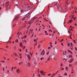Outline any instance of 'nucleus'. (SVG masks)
<instances>
[{
    "label": "nucleus",
    "instance_id": "1",
    "mask_svg": "<svg viewBox=\"0 0 77 77\" xmlns=\"http://www.w3.org/2000/svg\"><path fill=\"white\" fill-rule=\"evenodd\" d=\"M5 5L7 8H10V5H9V2H7L5 3Z\"/></svg>",
    "mask_w": 77,
    "mask_h": 77
},
{
    "label": "nucleus",
    "instance_id": "2",
    "mask_svg": "<svg viewBox=\"0 0 77 77\" xmlns=\"http://www.w3.org/2000/svg\"><path fill=\"white\" fill-rule=\"evenodd\" d=\"M40 73L41 75H45V72L44 71L41 70L40 71Z\"/></svg>",
    "mask_w": 77,
    "mask_h": 77
},
{
    "label": "nucleus",
    "instance_id": "3",
    "mask_svg": "<svg viewBox=\"0 0 77 77\" xmlns=\"http://www.w3.org/2000/svg\"><path fill=\"white\" fill-rule=\"evenodd\" d=\"M20 18V16H17L14 19V21H17V20H18Z\"/></svg>",
    "mask_w": 77,
    "mask_h": 77
},
{
    "label": "nucleus",
    "instance_id": "4",
    "mask_svg": "<svg viewBox=\"0 0 77 77\" xmlns=\"http://www.w3.org/2000/svg\"><path fill=\"white\" fill-rule=\"evenodd\" d=\"M58 9L60 11H63V8H60V7H58Z\"/></svg>",
    "mask_w": 77,
    "mask_h": 77
},
{
    "label": "nucleus",
    "instance_id": "5",
    "mask_svg": "<svg viewBox=\"0 0 77 77\" xmlns=\"http://www.w3.org/2000/svg\"><path fill=\"white\" fill-rule=\"evenodd\" d=\"M25 54L26 56H27V57H28V60H30V56L28 54H27L26 53Z\"/></svg>",
    "mask_w": 77,
    "mask_h": 77
},
{
    "label": "nucleus",
    "instance_id": "6",
    "mask_svg": "<svg viewBox=\"0 0 77 77\" xmlns=\"http://www.w3.org/2000/svg\"><path fill=\"white\" fill-rule=\"evenodd\" d=\"M41 54L42 55H45V52H44V50H43V51L41 53Z\"/></svg>",
    "mask_w": 77,
    "mask_h": 77
},
{
    "label": "nucleus",
    "instance_id": "7",
    "mask_svg": "<svg viewBox=\"0 0 77 77\" xmlns=\"http://www.w3.org/2000/svg\"><path fill=\"white\" fill-rule=\"evenodd\" d=\"M16 71L18 73H20L21 72V71L19 69H17Z\"/></svg>",
    "mask_w": 77,
    "mask_h": 77
},
{
    "label": "nucleus",
    "instance_id": "8",
    "mask_svg": "<svg viewBox=\"0 0 77 77\" xmlns=\"http://www.w3.org/2000/svg\"><path fill=\"white\" fill-rule=\"evenodd\" d=\"M72 62V60L71 59L70 60H69V63H71Z\"/></svg>",
    "mask_w": 77,
    "mask_h": 77
},
{
    "label": "nucleus",
    "instance_id": "9",
    "mask_svg": "<svg viewBox=\"0 0 77 77\" xmlns=\"http://www.w3.org/2000/svg\"><path fill=\"white\" fill-rule=\"evenodd\" d=\"M69 0H67V1H66L65 2L66 4L67 5L68 3H69Z\"/></svg>",
    "mask_w": 77,
    "mask_h": 77
},
{
    "label": "nucleus",
    "instance_id": "10",
    "mask_svg": "<svg viewBox=\"0 0 77 77\" xmlns=\"http://www.w3.org/2000/svg\"><path fill=\"white\" fill-rule=\"evenodd\" d=\"M20 47L21 48L22 47H23V45L22 44V43H21V42H20Z\"/></svg>",
    "mask_w": 77,
    "mask_h": 77
},
{
    "label": "nucleus",
    "instance_id": "11",
    "mask_svg": "<svg viewBox=\"0 0 77 77\" xmlns=\"http://www.w3.org/2000/svg\"><path fill=\"white\" fill-rule=\"evenodd\" d=\"M23 64V63L20 62L19 63V65H22Z\"/></svg>",
    "mask_w": 77,
    "mask_h": 77
},
{
    "label": "nucleus",
    "instance_id": "12",
    "mask_svg": "<svg viewBox=\"0 0 77 77\" xmlns=\"http://www.w3.org/2000/svg\"><path fill=\"white\" fill-rule=\"evenodd\" d=\"M27 8H28V9L27 10H29V9H30V7L29 5L27 6Z\"/></svg>",
    "mask_w": 77,
    "mask_h": 77
},
{
    "label": "nucleus",
    "instance_id": "13",
    "mask_svg": "<svg viewBox=\"0 0 77 77\" xmlns=\"http://www.w3.org/2000/svg\"><path fill=\"white\" fill-rule=\"evenodd\" d=\"M27 64L28 65V67H30V63H29V62H28V63H27Z\"/></svg>",
    "mask_w": 77,
    "mask_h": 77
},
{
    "label": "nucleus",
    "instance_id": "14",
    "mask_svg": "<svg viewBox=\"0 0 77 77\" xmlns=\"http://www.w3.org/2000/svg\"><path fill=\"white\" fill-rule=\"evenodd\" d=\"M26 36H27V35H25L23 37H22V39H23H23H24V38H26Z\"/></svg>",
    "mask_w": 77,
    "mask_h": 77
},
{
    "label": "nucleus",
    "instance_id": "15",
    "mask_svg": "<svg viewBox=\"0 0 77 77\" xmlns=\"http://www.w3.org/2000/svg\"><path fill=\"white\" fill-rule=\"evenodd\" d=\"M29 14L28 13L25 16V17H29Z\"/></svg>",
    "mask_w": 77,
    "mask_h": 77
},
{
    "label": "nucleus",
    "instance_id": "16",
    "mask_svg": "<svg viewBox=\"0 0 77 77\" xmlns=\"http://www.w3.org/2000/svg\"><path fill=\"white\" fill-rule=\"evenodd\" d=\"M51 59V57H48V60H50V59Z\"/></svg>",
    "mask_w": 77,
    "mask_h": 77
},
{
    "label": "nucleus",
    "instance_id": "17",
    "mask_svg": "<svg viewBox=\"0 0 77 77\" xmlns=\"http://www.w3.org/2000/svg\"><path fill=\"white\" fill-rule=\"evenodd\" d=\"M38 75L39 76V77H41V75H40V74H39V72L38 71Z\"/></svg>",
    "mask_w": 77,
    "mask_h": 77
},
{
    "label": "nucleus",
    "instance_id": "18",
    "mask_svg": "<svg viewBox=\"0 0 77 77\" xmlns=\"http://www.w3.org/2000/svg\"><path fill=\"white\" fill-rule=\"evenodd\" d=\"M69 57H72V55H69Z\"/></svg>",
    "mask_w": 77,
    "mask_h": 77
},
{
    "label": "nucleus",
    "instance_id": "19",
    "mask_svg": "<svg viewBox=\"0 0 77 77\" xmlns=\"http://www.w3.org/2000/svg\"><path fill=\"white\" fill-rule=\"evenodd\" d=\"M21 48H23V49H24V48H25V46H22V47H21Z\"/></svg>",
    "mask_w": 77,
    "mask_h": 77
},
{
    "label": "nucleus",
    "instance_id": "20",
    "mask_svg": "<svg viewBox=\"0 0 77 77\" xmlns=\"http://www.w3.org/2000/svg\"><path fill=\"white\" fill-rule=\"evenodd\" d=\"M69 23H71V22H72V20H70L69 21Z\"/></svg>",
    "mask_w": 77,
    "mask_h": 77
},
{
    "label": "nucleus",
    "instance_id": "21",
    "mask_svg": "<svg viewBox=\"0 0 77 77\" xmlns=\"http://www.w3.org/2000/svg\"><path fill=\"white\" fill-rule=\"evenodd\" d=\"M47 75H48V76H50V75H51V73H49V74H48Z\"/></svg>",
    "mask_w": 77,
    "mask_h": 77
},
{
    "label": "nucleus",
    "instance_id": "22",
    "mask_svg": "<svg viewBox=\"0 0 77 77\" xmlns=\"http://www.w3.org/2000/svg\"><path fill=\"white\" fill-rule=\"evenodd\" d=\"M18 39H16V40L15 41V42H18Z\"/></svg>",
    "mask_w": 77,
    "mask_h": 77
},
{
    "label": "nucleus",
    "instance_id": "23",
    "mask_svg": "<svg viewBox=\"0 0 77 77\" xmlns=\"http://www.w3.org/2000/svg\"><path fill=\"white\" fill-rule=\"evenodd\" d=\"M63 41V39H62L61 41H60V42H62Z\"/></svg>",
    "mask_w": 77,
    "mask_h": 77
},
{
    "label": "nucleus",
    "instance_id": "24",
    "mask_svg": "<svg viewBox=\"0 0 77 77\" xmlns=\"http://www.w3.org/2000/svg\"><path fill=\"white\" fill-rule=\"evenodd\" d=\"M65 69H66V70H67V69H68V67H66V68H65Z\"/></svg>",
    "mask_w": 77,
    "mask_h": 77
},
{
    "label": "nucleus",
    "instance_id": "25",
    "mask_svg": "<svg viewBox=\"0 0 77 77\" xmlns=\"http://www.w3.org/2000/svg\"><path fill=\"white\" fill-rule=\"evenodd\" d=\"M44 20H45V21H48V20H46V18H45Z\"/></svg>",
    "mask_w": 77,
    "mask_h": 77
},
{
    "label": "nucleus",
    "instance_id": "26",
    "mask_svg": "<svg viewBox=\"0 0 77 77\" xmlns=\"http://www.w3.org/2000/svg\"><path fill=\"white\" fill-rule=\"evenodd\" d=\"M48 54H49V52H48L46 54H47V55H48Z\"/></svg>",
    "mask_w": 77,
    "mask_h": 77
},
{
    "label": "nucleus",
    "instance_id": "27",
    "mask_svg": "<svg viewBox=\"0 0 77 77\" xmlns=\"http://www.w3.org/2000/svg\"><path fill=\"white\" fill-rule=\"evenodd\" d=\"M64 75H67V74H66V73H65V74H64Z\"/></svg>",
    "mask_w": 77,
    "mask_h": 77
},
{
    "label": "nucleus",
    "instance_id": "28",
    "mask_svg": "<svg viewBox=\"0 0 77 77\" xmlns=\"http://www.w3.org/2000/svg\"><path fill=\"white\" fill-rule=\"evenodd\" d=\"M68 52H69V53H70L71 51L69 50H68Z\"/></svg>",
    "mask_w": 77,
    "mask_h": 77
},
{
    "label": "nucleus",
    "instance_id": "29",
    "mask_svg": "<svg viewBox=\"0 0 77 77\" xmlns=\"http://www.w3.org/2000/svg\"><path fill=\"white\" fill-rule=\"evenodd\" d=\"M36 39L34 40V42H36Z\"/></svg>",
    "mask_w": 77,
    "mask_h": 77
},
{
    "label": "nucleus",
    "instance_id": "30",
    "mask_svg": "<svg viewBox=\"0 0 77 77\" xmlns=\"http://www.w3.org/2000/svg\"><path fill=\"white\" fill-rule=\"evenodd\" d=\"M49 32H52V31H51V30H49Z\"/></svg>",
    "mask_w": 77,
    "mask_h": 77
},
{
    "label": "nucleus",
    "instance_id": "31",
    "mask_svg": "<svg viewBox=\"0 0 77 77\" xmlns=\"http://www.w3.org/2000/svg\"><path fill=\"white\" fill-rule=\"evenodd\" d=\"M63 60H65V61H66V59H65V58H64Z\"/></svg>",
    "mask_w": 77,
    "mask_h": 77
},
{
    "label": "nucleus",
    "instance_id": "32",
    "mask_svg": "<svg viewBox=\"0 0 77 77\" xmlns=\"http://www.w3.org/2000/svg\"><path fill=\"white\" fill-rule=\"evenodd\" d=\"M51 43L50 42V44H51V47H52V45H51Z\"/></svg>",
    "mask_w": 77,
    "mask_h": 77
},
{
    "label": "nucleus",
    "instance_id": "33",
    "mask_svg": "<svg viewBox=\"0 0 77 77\" xmlns=\"http://www.w3.org/2000/svg\"><path fill=\"white\" fill-rule=\"evenodd\" d=\"M75 26H77V24L76 23L75 24Z\"/></svg>",
    "mask_w": 77,
    "mask_h": 77
},
{
    "label": "nucleus",
    "instance_id": "34",
    "mask_svg": "<svg viewBox=\"0 0 77 77\" xmlns=\"http://www.w3.org/2000/svg\"><path fill=\"white\" fill-rule=\"evenodd\" d=\"M70 53L71 54H73L72 52L71 51L70 52Z\"/></svg>",
    "mask_w": 77,
    "mask_h": 77
},
{
    "label": "nucleus",
    "instance_id": "35",
    "mask_svg": "<svg viewBox=\"0 0 77 77\" xmlns=\"http://www.w3.org/2000/svg\"><path fill=\"white\" fill-rule=\"evenodd\" d=\"M75 18H76V17H75L73 18V20H75Z\"/></svg>",
    "mask_w": 77,
    "mask_h": 77
},
{
    "label": "nucleus",
    "instance_id": "36",
    "mask_svg": "<svg viewBox=\"0 0 77 77\" xmlns=\"http://www.w3.org/2000/svg\"><path fill=\"white\" fill-rule=\"evenodd\" d=\"M30 54L31 56H32V53H31V52H30Z\"/></svg>",
    "mask_w": 77,
    "mask_h": 77
},
{
    "label": "nucleus",
    "instance_id": "37",
    "mask_svg": "<svg viewBox=\"0 0 77 77\" xmlns=\"http://www.w3.org/2000/svg\"><path fill=\"white\" fill-rule=\"evenodd\" d=\"M74 18V15H73L72 16V18Z\"/></svg>",
    "mask_w": 77,
    "mask_h": 77
},
{
    "label": "nucleus",
    "instance_id": "38",
    "mask_svg": "<svg viewBox=\"0 0 77 77\" xmlns=\"http://www.w3.org/2000/svg\"><path fill=\"white\" fill-rule=\"evenodd\" d=\"M67 45H68V46H69V45H70L69 44H69H67Z\"/></svg>",
    "mask_w": 77,
    "mask_h": 77
},
{
    "label": "nucleus",
    "instance_id": "39",
    "mask_svg": "<svg viewBox=\"0 0 77 77\" xmlns=\"http://www.w3.org/2000/svg\"><path fill=\"white\" fill-rule=\"evenodd\" d=\"M11 70H12V71H13V67H12L11 68Z\"/></svg>",
    "mask_w": 77,
    "mask_h": 77
},
{
    "label": "nucleus",
    "instance_id": "40",
    "mask_svg": "<svg viewBox=\"0 0 77 77\" xmlns=\"http://www.w3.org/2000/svg\"><path fill=\"white\" fill-rule=\"evenodd\" d=\"M48 49H50V48H51L50 47H48Z\"/></svg>",
    "mask_w": 77,
    "mask_h": 77
},
{
    "label": "nucleus",
    "instance_id": "41",
    "mask_svg": "<svg viewBox=\"0 0 77 77\" xmlns=\"http://www.w3.org/2000/svg\"><path fill=\"white\" fill-rule=\"evenodd\" d=\"M75 50L77 51V48H76V47L75 48Z\"/></svg>",
    "mask_w": 77,
    "mask_h": 77
},
{
    "label": "nucleus",
    "instance_id": "42",
    "mask_svg": "<svg viewBox=\"0 0 77 77\" xmlns=\"http://www.w3.org/2000/svg\"><path fill=\"white\" fill-rule=\"evenodd\" d=\"M73 72H74V71H73L71 72V73H72Z\"/></svg>",
    "mask_w": 77,
    "mask_h": 77
},
{
    "label": "nucleus",
    "instance_id": "43",
    "mask_svg": "<svg viewBox=\"0 0 77 77\" xmlns=\"http://www.w3.org/2000/svg\"><path fill=\"white\" fill-rule=\"evenodd\" d=\"M34 45H36V43H34Z\"/></svg>",
    "mask_w": 77,
    "mask_h": 77
},
{
    "label": "nucleus",
    "instance_id": "44",
    "mask_svg": "<svg viewBox=\"0 0 77 77\" xmlns=\"http://www.w3.org/2000/svg\"><path fill=\"white\" fill-rule=\"evenodd\" d=\"M43 58H41V60H42V59H43Z\"/></svg>",
    "mask_w": 77,
    "mask_h": 77
},
{
    "label": "nucleus",
    "instance_id": "45",
    "mask_svg": "<svg viewBox=\"0 0 77 77\" xmlns=\"http://www.w3.org/2000/svg\"><path fill=\"white\" fill-rule=\"evenodd\" d=\"M1 62H3V63H4V62H5V61H1Z\"/></svg>",
    "mask_w": 77,
    "mask_h": 77
},
{
    "label": "nucleus",
    "instance_id": "46",
    "mask_svg": "<svg viewBox=\"0 0 77 77\" xmlns=\"http://www.w3.org/2000/svg\"><path fill=\"white\" fill-rule=\"evenodd\" d=\"M41 30V28H39V30H38V31H40V30Z\"/></svg>",
    "mask_w": 77,
    "mask_h": 77
},
{
    "label": "nucleus",
    "instance_id": "47",
    "mask_svg": "<svg viewBox=\"0 0 77 77\" xmlns=\"http://www.w3.org/2000/svg\"><path fill=\"white\" fill-rule=\"evenodd\" d=\"M73 28H74V27H73L72 28V29H71V31H72V29H73Z\"/></svg>",
    "mask_w": 77,
    "mask_h": 77
},
{
    "label": "nucleus",
    "instance_id": "48",
    "mask_svg": "<svg viewBox=\"0 0 77 77\" xmlns=\"http://www.w3.org/2000/svg\"><path fill=\"white\" fill-rule=\"evenodd\" d=\"M19 51H21V49H20V50H19Z\"/></svg>",
    "mask_w": 77,
    "mask_h": 77
},
{
    "label": "nucleus",
    "instance_id": "49",
    "mask_svg": "<svg viewBox=\"0 0 77 77\" xmlns=\"http://www.w3.org/2000/svg\"><path fill=\"white\" fill-rule=\"evenodd\" d=\"M26 52H27V49H26Z\"/></svg>",
    "mask_w": 77,
    "mask_h": 77
},
{
    "label": "nucleus",
    "instance_id": "50",
    "mask_svg": "<svg viewBox=\"0 0 77 77\" xmlns=\"http://www.w3.org/2000/svg\"><path fill=\"white\" fill-rule=\"evenodd\" d=\"M31 33H32V32H33V29H32V30H31Z\"/></svg>",
    "mask_w": 77,
    "mask_h": 77
},
{
    "label": "nucleus",
    "instance_id": "51",
    "mask_svg": "<svg viewBox=\"0 0 77 77\" xmlns=\"http://www.w3.org/2000/svg\"><path fill=\"white\" fill-rule=\"evenodd\" d=\"M20 11H21V12H23V11L22 10H21Z\"/></svg>",
    "mask_w": 77,
    "mask_h": 77
},
{
    "label": "nucleus",
    "instance_id": "52",
    "mask_svg": "<svg viewBox=\"0 0 77 77\" xmlns=\"http://www.w3.org/2000/svg\"><path fill=\"white\" fill-rule=\"evenodd\" d=\"M75 40L73 41V42H75Z\"/></svg>",
    "mask_w": 77,
    "mask_h": 77
},
{
    "label": "nucleus",
    "instance_id": "53",
    "mask_svg": "<svg viewBox=\"0 0 77 77\" xmlns=\"http://www.w3.org/2000/svg\"><path fill=\"white\" fill-rule=\"evenodd\" d=\"M25 19V17H24L23 19V20Z\"/></svg>",
    "mask_w": 77,
    "mask_h": 77
},
{
    "label": "nucleus",
    "instance_id": "54",
    "mask_svg": "<svg viewBox=\"0 0 77 77\" xmlns=\"http://www.w3.org/2000/svg\"><path fill=\"white\" fill-rule=\"evenodd\" d=\"M45 32L46 33H47V32L46 31H45Z\"/></svg>",
    "mask_w": 77,
    "mask_h": 77
},
{
    "label": "nucleus",
    "instance_id": "55",
    "mask_svg": "<svg viewBox=\"0 0 77 77\" xmlns=\"http://www.w3.org/2000/svg\"><path fill=\"white\" fill-rule=\"evenodd\" d=\"M63 69H63V68L62 69V70H63Z\"/></svg>",
    "mask_w": 77,
    "mask_h": 77
},
{
    "label": "nucleus",
    "instance_id": "56",
    "mask_svg": "<svg viewBox=\"0 0 77 77\" xmlns=\"http://www.w3.org/2000/svg\"><path fill=\"white\" fill-rule=\"evenodd\" d=\"M33 34H32V36H31V37H33Z\"/></svg>",
    "mask_w": 77,
    "mask_h": 77
},
{
    "label": "nucleus",
    "instance_id": "57",
    "mask_svg": "<svg viewBox=\"0 0 77 77\" xmlns=\"http://www.w3.org/2000/svg\"><path fill=\"white\" fill-rule=\"evenodd\" d=\"M70 39H72V38H71V36H70Z\"/></svg>",
    "mask_w": 77,
    "mask_h": 77
},
{
    "label": "nucleus",
    "instance_id": "58",
    "mask_svg": "<svg viewBox=\"0 0 77 77\" xmlns=\"http://www.w3.org/2000/svg\"><path fill=\"white\" fill-rule=\"evenodd\" d=\"M7 72H9V70H7Z\"/></svg>",
    "mask_w": 77,
    "mask_h": 77
},
{
    "label": "nucleus",
    "instance_id": "59",
    "mask_svg": "<svg viewBox=\"0 0 77 77\" xmlns=\"http://www.w3.org/2000/svg\"><path fill=\"white\" fill-rule=\"evenodd\" d=\"M51 57V56H49V57Z\"/></svg>",
    "mask_w": 77,
    "mask_h": 77
},
{
    "label": "nucleus",
    "instance_id": "60",
    "mask_svg": "<svg viewBox=\"0 0 77 77\" xmlns=\"http://www.w3.org/2000/svg\"><path fill=\"white\" fill-rule=\"evenodd\" d=\"M1 9H2V7H0V10H1Z\"/></svg>",
    "mask_w": 77,
    "mask_h": 77
},
{
    "label": "nucleus",
    "instance_id": "61",
    "mask_svg": "<svg viewBox=\"0 0 77 77\" xmlns=\"http://www.w3.org/2000/svg\"><path fill=\"white\" fill-rule=\"evenodd\" d=\"M48 33H46V35H48Z\"/></svg>",
    "mask_w": 77,
    "mask_h": 77
},
{
    "label": "nucleus",
    "instance_id": "62",
    "mask_svg": "<svg viewBox=\"0 0 77 77\" xmlns=\"http://www.w3.org/2000/svg\"><path fill=\"white\" fill-rule=\"evenodd\" d=\"M71 45H72V43H71Z\"/></svg>",
    "mask_w": 77,
    "mask_h": 77
},
{
    "label": "nucleus",
    "instance_id": "63",
    "mask_svg": "<svg viewBox=\"0 0 77 77\" xmlns=\"http://www.w3.org/2000/svg\"><path fill=\"white\" fill-rule=\"evenodd\" d=\"M55 6H57V4H55Z\"/></svg>",
    "mask_w": 77,
    "mask_h": 77
},
{
    "label": "nucleus",
    "instance_id": "64",
    "mask_svg": "<svg viewBox=\"0 0 77 77\" xmlns=\"http://www.w3.org/2000/svg\"><path fill=\"white\" fill-rule=\"evenodd\" d=\"M20 58H21L22 57L20 56Z\"/></svg>",
    "mask_w": 77,
    "mask_h": 77
}]
</instances>
